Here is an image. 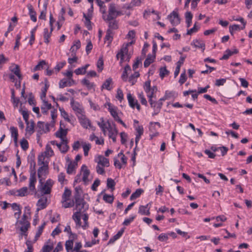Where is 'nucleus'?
Returning a JSON list of instances; mask_svg holds the SVG:
<instances>
[{
  "instance_id": "49530a36",
  "label": "nucleus",
  "mask_w": 252,
  "mask_h": 252,
  "mask_svg": "<svg viewBox=\"0 0 252 252\" xmlns=\"http://www.w3.org/2000/svg\"><path fill=\"white\" fill-rule=\"evenodd\" d=\"M81 216H82V219L84 221V224H81L80 227H82L84 229H86L89 226L88 222L89 217L88 215L86 213L82 214Z\"/></svg>"
},
{
  "instance_id": "a18cd8bd",
  "label": "nucleus",
  "mask_w": 252,
  "mask_h": 252,
  "mask_svg": "<svg viewBox=\"0 0 252 252\" xmlns=\"http://www.w3.org/2000/svg\"><path fill=\"white\" fill-rule=\"evenodd\" d=\"M52 32V31H51V29H50V32H49L48 29L47 28H45L44 29V42H46V43H48L49 42V39L50 37Z\"/></svg>"
},
{
  "instance_id": "603ef678",
  "label": "nucleus",
  "mask_w": 252,
  "mask_h": 252,
  "mask_svg": "<svg viewBox=\"0 0 252 252\" xmlns=\"http://www.w3.org/2000/svg\"><path fill=\"white\" fill-rule=\"evenodd\" d=\"M76 168V165L71 162H70L67 166L66 172L68 174H71L74 173Z\"/></svg>"
},
{
  "instance_id": "37998d69",
  "label": "nucleus",
  "mask_w": 252,
  "mask_h": 252,
  "mask_svg": "<svg viewBox=\"0 0 252 252\" xmlns=\"http://www.w3.org/2000/svg\"><path fill=\"white\" fill-rule=\"evenodd\" d=\"M143 192V190L141 189H138L133 192L130 196V199L131 200H134L139 197L140 195Z\"/></svg>"
},
{
  "instance_id": "a19ab883",
  "label": "nucleus",
  "mask_w": 252,
  "mask_h": 252,
  "mask_svg": "<svg viewBox=\"0 0 252 252\" xmlns=\"http://www.w3.org/2000/svg\"><path fill=\"white\" fill-rule=\"evenodd\" d=\"M82 84L85 86L88 90H92L94 89V83L91 82L88 79L84 78L81 81Z\"/></svg>"
},
{
  "instance_id": "79ce46f5",
  "label": "nucleus",
  "mask_w": 252,
  "mask_h": 252,
  "mask_svg": "<svg viewBox=\"0 0 252 252\" xmlns=\"http://www.w3.org/2000/svg\"><path fill=\"white\" fill-rule=\"evenodd\" d=\"M191 44L196 48H201L203 51L205 50V44L202 41L198 40H193Z\"/></svg>"
},
{
  "instance_id": "052dcab7",
  "label": "nucleus",
  "mask_w": 252,
  "mask_h": 252,
  "mask_svg": "<svg viewBox=\"0 0 252 252\" xmlns=\"http://www.w3.org/2000/svg\"><path fill=\"white\" fill-rule=\"evenodd\" d=\"M233 55V52L229 49L226 50L220 60H227Z\"/></svg>"
},
{
  "instance_id": "0e129e2a",
  "label": "nucleus",
  "mask_w": 252,
  "mask_h": 252,
  "mask_svg": "<svg viewBox=\"0 0 252 252\" xmlns=\"http://www.w3.org/2000/svg\"><path fill=\"white\" fill-rule=\"evenodd\" d=\"M169 71L166 69L165 67H161L160 68L159 76L161 78H164V77L167 75Z\"/></svg>"
},
{
  "instance_id": "e2e57ef3",
  "label": "nucleus",
  "mask_w": 252,
  "mask_h": 252,
  "mask_svg": "<svg viewBox=\"0 0 252 252\" xmlns=\"http://www.w3.org/2000/svg\"><path fill=\"white\" fill-rule=\"evenodd\" d=\"M177 94L174 91H166L165 93V95L166 96L167 99L175 97Z\"/></svg>"
},
{
  "instance_id": "a211bd4d",
  "label": "nucleus",
  "mask_w": 252,
  "mask_h": 252,
  "mask_svg": "<svg viewBox=\"0 0 252 252\" xmlns=\"http://www.w3.org/2000/svg\"><path fill=\"white\" fill-rule=\"evenodd\" d=\"M75 84L76 82L73 78H70V79H68L67 80L66 79H63L60 80L59 84V87L60 88H63L67 86L70 87Z\"/></svg>"
},
{
  "instance_id": "6ab92c4d",
  "label": "nucleus",
  "mask_w": 252,
  "mask_h": 252,
  "mask_svg": "<svg viewBox=\"0 0 252 252\" xmlns=\"http://www.w3.org/2000/svg\"><path fill=\"white\" fill-rule=\"evenodd\" d=\"M67 130L66 129H63L62 127L56 132L55 135L57 137L61 139V141L67 140L66 135Z\"/></svg>"
},
{
  "instance_id": "72a5a7b5",
  "label": "nucleus",
  "mask_w": 252,
  "mask_h": 252,
  "mask_svg": "<svg viewBox=\"0 0 252 252\" xmlns=\"http://www.w3.org/2000/svg\"><path fill=\"white\" fill-rule=\"evenodd\" d=\"M101 122H98L97 125L100 127L102 131L103 132L104 135H106V129L108 127V124L105 123L103 118H100Z\"/></svg>"
},
{
  "instance_id": "774afa93",
  "label": "nucleus",
  "mask_w": 252,
  "mask_h": 252,
  "mask_svg": "<svg viewBox=\"0 0 252 252\" xmlns=\"http://www.w3.org/2000/svg\"><path fill=\"white\" fill-rule=\"evenodd\" d=\"M53 248V245H44L42 249V252H50Z\"/></svg>"
},
{
  "instance_id": "e433bc0d",
  "label": "nucleus",
  "mask_w": 252,
  "mask_h": 252,
  "mask_svg": "<svg viewBox=\"0 0 252 252\" xmlns=\"http://www.w3.org/2000/svg\"><path fill=\"white\" fill-rule=\"evenodd\" d=\"M71 194V190L68 189L67 188H65L64 192L62 195V200H64V202L65 201H69Z\"/></svg>"
},
{
  "instance_id": "13d9d810",
  "label": "nucleus",
  "mask_w": 252,
  "mask_h": 252,
  "mask_svg": "<svg viewBox=\"0 0 252 252\" xmlns=\"http://www.w3.org/2000/svg\"><path fill=\"white\" fill-rule=\"evenodd\" d=\"M26 244L27 246V249L24 252H33V249L32 242L30 240H28L26 241Z\"/></svg>"
},
{
  "instance_id": "de8ad7c7",
  "label": "nucleus",
  "mask_w": 252,
  "mask_h": 252,
  "mask_svg": "<svg viewBox=\"0 0 252 252\" xmlns=\"http://www.w3.org/2000/svg\"><path fill=\"white\" fill-rule=\"evenodd\" d=\"M138 97L142 105H145V106H147L148 102H147L146 99L145 98V97L144 96V94L143 92L139 93L138 94Z\"/></svg>"
},
{
  "instance_id": "7c9ffc66",
  "label": "nucleus",
  "mask_w": 252,
  "mask_h": 252,
  "mask_svg": "<svg viewBox=\"0 0 252 252\" xmlns=\"http://www.w3.org/2000/svg\"><path fill=\"white\" fill-rule=\"evenodd\" d=\"M28 7L29 9V14L30 15L31 20L34 22H35L37 20L36 12L34 10L32 5H29Z\"/></svg>"
},
{
  "instance_id": "4468645a",
  "label": "nucleus",
  "mask_w": 252,
  "mask_h": 252,
  "mask_svg": "<svg viewBox=\"0 0 252 252\" xmlns=\"http://www.w3.org/2000/svg\"><path fill=\"white\" fill-rule=\"evenodd\" d=\"M144 90L147 94V97H154L155 99H156L155 95V92L151 91V81L150 80L147 81L145 82L144 85Z\"/></svg>"
},
{
  "instance_id": "2eb2a0df",
  "label": "nucleus",
  "mask_w": 252,
  "mask_h": 252,
  "mask_svg": "<svg viewBox=\"0 0 252 252\" xmlns=\"http://www.w3.org/2000/svg\"><path fill=\"white\" fill-rule=\"evenodd\" d=\"M36 183V178L35 175V172H32L30 174V177L29 178V189L32 191L35 192V184Z\"/></svg>"
},
{
  "instance_id": "c03bdc74",
  "label": "nucleus",
  "mask_w": 252,
  "mask_h": 252,
  "mask_svg": "<svg viewBox=\"0 0 252 252\" xmlns=\"http://www.w3.org/2000/svg\"><path fill=\"white\" fill-rule=\"evenodd\" d=\"M69 148V146L68 145V140H63L62 141V145L60 151L63 153H65L67 152Z\"/></svg>"
},
{
  "instance_id": "423d86ee",
  "label": "nucleus",
  "mask_w": 252,
  "mask_h": 252,
  "mask_svg": "<svg viewBox=\"0 0 252 252\" xmlns=\"http://www.w3.org/2000/svg\"><path fill=\"white\" fill-rule=\"evenodd\" d=\"M78 118L80 124L84 128H90L93 130L95 129V127L92 125L91 121L86 117L84 114L79 116Z\"/></svg>"
},
{
  "instance_id": "4c0bfd02",
  "label": "nucleus",
  "mask_w": 252,
  "mask_h": 252,
  "mask_svg": "<svg viewBox=\"0 0 252 252\" xmlns=\"http://www.w3.org/2000/svg\"><path fill=\"white\" fill-rule=\"evenodd\" d=\"M140 74L138 72L135 71L133 74H132L128 78V82L133 85L137 81V78L139 76Z\"/></svg>"
},
{
  "instance_id": "69168bd1",
  "label": "nucleus",
  "mask_w": 252,
  "mask_h": 252,
  "mask_svg": "<svg viewBox=\"0 0 252 252\" xmlns=\"http://www.w3.org/2000/svg\"><path fill=\"white\" fill-rule=\"evenodd\" d=\"M100 184V180L98 179H96L91 187V189L94 191H96L97 188L99 186Z\"/></svg>"
},
{
  "instance_id": "ddd939ff",
  "label": "nucleus",
  "mask_w": 252,
  "mask_h": 252,
  "mask_svg": "<svg viewBox=\"0 0 252 252\" xmlns=\"http://www.w3.org/2000/svg\"><path fill=\"white\" fill-rule=\"evenodd\" d=\"M127 98L128 102V104L130 107L134 109L135 107L139 111L140 110V105L138 103L137 100L130 93L127 94Z\"/></svg>"
},
{
  "instance_id": "7ed1b4c3",
  "label": "nucleus",
  "mask_w": 252,
  "mask_h": 252,
  "mask_svg": "<svg viewBox=\"0 0 252 252\" xmlns=\"http://www.w3.org/2000/svg\"><path fill=\"white\" fill-rule=\"evenodd\" d=\"M28 215H30V208L29 206H26L25 207V213L23 214L21 220L19 221V223L22 225L20 229L23 235H25L30 226V223L28 220Z\"/></svg>"
},
{
  "instance_id": "8fccbe9b",
  "label": "nucleus",
  "mask_w": 252,
  "mask_h": 252,
  "mask_svg": "<svg viewBox=\"0 0 252 252\" xmlns=\"http://www.w3.org/2000/svg\"><path fill=\"white\" fill-rule=\"evenodd\" d=\"M44 153L46 156L48 157H52L54 155V151L49 144H47L46 146V149Z\"/></svg>"
},
{
  "instance_id": "bb28decb",
  "label": "nucleus",
  "mask_w": 252,
  "mask_h": 252,
  "mask_svg": "<svg viewBox=\"0 0 252 252\" xmlns=\"http://www.w3.org/2000/svg\"><path fill=\"white\" fill-rule=\"evenodd\" d=\"M9 69L18 77L19 80H22V75L20 73V70L18 65L13 64L10 67Z\"/></svg>"
},
{
  "instance_id": "f8f14e48",
  "label": "nucleus",
  "mask_w": 252,
  "mask_h": 252,
  "mask_svg": "<svg viewBox=\"0 0 252 252\" xmlns=\"http://www.w3.org/2000/svg\"><path fill=\"white\" fill-rule=\"evenodd\" d=\"M167 19L169 20L173 26H176L180 24V19L177 11H172L168 16Z\"/></svg>"
},
{
  "instance_id": "680f3d73",
  "label": "nucleus",
  "mask_w": 252,
  "mask_h": 252,
  "mask_svg": "<svg viewBox=\"0 0 252 252\" xmlns=\"http://www.w3.org/2000/svg\"><path fill=\"white\" fill-rule=\"evenodd\" d=\"M73 242L72 240H68L65 243V249L67 252H69L73 248Z\"/></svg>"
},
{
  "instance_id": "4d7b16f0",
  "label": "nucleus",
  "mask_w": 252,
  "mask_h": 252,
  "mask_svg": "<svg viewBox=\"0 0 252 252\" xmlns=\"http://www.w3.org/2000/svg\"><path fill=\"white\" fill-rule=\"evenodd\" d=\"M44 226H45V223H44L41 226H39L38 231L36 232V235L35 236L34 241H36L37 240V239L40 237L41 234H42Z\"/></svg>"
},
{
  "instance_id": "2f4dec72",
  "label": "nucleus",
  "mask_w": 252,
  "mask_h": 252,
  "mask_svg": "<svg viewBox=\"0 0 252 252\" xmlns=\"http://www.w3.org/2000/svg\"><path fill=\"white\" fill-rule=\"evenodd\" d=\"M81 47V42L80 40H78L75 41L73 45L70 48V51L72 53V55H75L77 50Z\"/></svg>"
},
{
  "instance_id": "b1692460",
  "label": "nucleus",
  "mask_w": 252,
  "mask_h": 252,
  "mask_svg": "<svg viewBox=\"0 0 252 252\" xmlns=\"http://www.w3.org/2000/svg\"><path fill=\"white\" fill-rule=\"evenodd\" d=\"M107 124L108 127L106 130L108 131V136L111 137V136L117 135L118 131L115 126V125L114 124L113 126H112L108 121L107 122Z\"/></svg>"
},
{
  "instance_id": "f03ea898",
  "label": "nucleus",
  "mask_w": 252,
  "mask_h": 252,
  "mask_svg": "<svg viewBox=\"0 0 252 252\" xmlns=\"http://www.w3.org/2000/svg\"><path fill=\"white\" fill-rule=\"evenodd\" d=\"M133 43V41L123 44L121 49L116 55L117 60L120 59V63L125 61L129 62L131 54L128 52V47Z\"/></svg>"
},
{
  "instance_id": "0eeeda50",
  "label": "nucleus",
  "mask_w": 252,
  "mask_h": 252,
  "mask_svg": "<svg viewBox=\"0 0 252 252\" xmlns=\"http://www.w3.org/2000/svg\"><path fill=\"white\" fill-rule=\"evenodd\" d=\"M35 130L37 133V136L39 137L40 135L49 131V125L48 124H45L43 122L39 121L35 126Z\"/></svg>"
},
{
  "instance_id": "58836bf2",
  "label": "nucleus",
  "mask_w": 252,
  "mask_h": 252,
  "mask_svg": "<svg viewBox=\"0 0 252 252\" xmlns=\"http://www.w3.org/2000/svg\"><path fill=\"white\" fill-rule=\"evenodd\" d=\"M81 144L83 147L84 154L85 157L88 156L89 151L91 148V145L89 143L82 142Z\"/></svg>"
},
{
  "instance_id": "09e8293b",
  "label": "nucleus",
  "mask_w": 252,
  "mask_h": 252,
  "mask_svg": "<svg viewBox=\"0 0 252 252\" xmlns=\"http://www.w3.org/2000/svg\"><path fill=\"white\" fill-rule=\"evenodd\" d=\"M62 203L63 207L64 208L71 207L74 205V202L73 200L65 201L64 202V200H62Z\"/></svg>"
},
{
  "instance_id": "ea45409f",
  "label": "nucleus",
  "mask_w": 252,
  "mask_h": 252,
  "mask_svg": "<svg viewBox=\"0 0 252 252\" xmlns=\"http://www.w3.org/2000/svg\"><path fill=\"white\" fill-rule=\"evenodd\" d=\"M113 32L110 30H107L106 33L104 38L105 42L108 41V45L110 44L113 40Z\"/></svg>"
},
{
  "instance_id": "f3484780",
  "label": "nucleus",
  "mask_w": 252,
  "mask_h": 252,
  "mask_svg": "<svg viewBox=\"0 0 252 252\" xmlns=\"http://www.w3.org/2000/svg\"><path fill=\"white\" fill-rule=\"evenodd\" d=\"M107 23H108V29L110 31L117 30L119 28V22L116 18H113L109 20L103 19Z\"/></svg>"
},
{
  "instance_id": "4be33fe9",
  "label": "nucleus",
  "mask_w": 252,
  "mask_h": 252,
  "mask_svg": "<svg viewBox=\"0 0 252 252\" xmlns=\"http://www.w3.org/2000/svg\"><path fill=\"white\" fill-rule=\"evenodd\" d=\"M41 99L42 101V105L41 107L42 113L43 114H46L48 111L51 108L52 105L48 103V102L46 100V98Z\"/></svg>"
},
{
  "instance_id": "c756f323",
  "label": "nucleus",
  "mask_w": 252,
  "mask_h": 252,
  "mask_svg": "<svg viewBox=\"0 0 252 252\" xmlns=\"http://www.w3.org/2000/svg\"><path fill=\"white\" fill-rule=\"evenodd\" d=\"M135 130H136V133H137V134L136 135V137H135V143H136V145H137L138 141H139V140L140 139L141 136L143 133L144 130H143V127L142 126H137L136 127Z\"/></svg>"
},
{
  "instance_id": "412c9836",
  "label": "nucleus",
  "mask_w": 252,
  "mask_h": 252,
  "mask_svg": "<svg viewBox=\"0 0 252 252\" xmlns=\"http://www.w3.org/2000/svg\"><path fill=\"white\" fill-rule=\"evenodd\" d=\"M113 82L112 79L109 78L107 79L103 83L101 87V90L103 89L107 90L108 91H111L113 88Z\"/></svg>"
},
{
  "instance_id": "6e6d98bb",
  "label": "nucleus",
  "mask_w": 252,
  "mask_h": 252,
  "mask_svg": "<svg viewBox=\"0 0 252 252\" xmlns=\"http://www.w3.org/2000/svg\"><path fill=\"white\" fill-rule=\"evenodd\" d=\"M20 145H21L22 149L24 151H26L29 148L28 142L25 138H23L21 140V141L20 142Z\"/></svg>"
},
{
  "instance_id": "bf43d9fd",
  "label": "nucleus",
  "mask_w": 252,
  "mask_h": 252,
  "mask_svg": "<svg viewBox=\"0 0 252 252\" xmlns=\"http://www.w3.org/2000/svg\"><path fill=\"white\" fill-rule=\"evenodd\" d=\"M242 30L241 28L238 25H233L229 27V32L231 34H233V32Z\"/></svg>"
},
{
  "instance_id": "864d4df0",
  "label": "nucleus",
  "mask_w": 252,
  "mask_h": 252,
  "mask_svg": "<svg viewBox=\"0 0 252 252\" xmlns=\"http://www.w3.org/2000/svg\"><path fill=\"white\" fill-rule=\"evenodd\" d=\"M103 199L107 203H112L114 200L113 195L104 194L103 196Z\"/></svg>"
},
{
  "instance_id": "5701e85b",
  "label": "nucleus",
  "mask_w": 252,
  "mask_h": 252,
  "mask_svg": "<svg viewBox=\"0 0 252 252\" xmlns=\"http://www.w3.org/2000/svg\"><path fill=\"white\" fill-rule=\"evenodd\" d=\"M47 198L46 197L43 196L37 201L36 205L38 206L37 211L39 210L43 209L47 206Z\"/></svg>"
},
{
  "instance_id": "9d476101",
  "label": "nucleus",
  "mask_w": 252,
  "mask_h": 252,
  "mask_svg": "<svg viewBox=\"0 0 252 252\" xmlns=\"http://www.w3.org/2000/svg\"><path fill=\"white\" fill-rule=\"evenodd\" d=\"M9 194L16 196L24 197L28 195V189L27 187H23L19 189H12L9 190Z\"/></svg>"
},
{
  "instance_id": "473e14b6",
  "label": "nucleus",
  "mask_w": 252,
  "mask_h": 252,
  "mask_svg": "<svg viewBox=\"0 0 252 252\" xmlns=\"http://www.w3.org/2000/svg\"><path fill=\"white\" fill-rule=\"evenodd\" d=\"M156 58L155 55H148L147 58L144 62V66L145 67H148L151 63L154 62Z\"/></svg>"
},
{
  "instance_id": "aec40b11",
  "label": "nucleus",
  "mask_w": 252,
  "mask_h": 252,
  "mask_svg": "<svg viewBox=\"0 0 252 252\" xmlns=\"http://www.w3.org/2000/svg\"><path fill=\"white\" fill-rule=\"evenodd\" d=\"M81 171L83 174L82 180L85 184H87L88 181V177L90 174V170L85 165H83L81 167Z\"/></svg>"
},
{
  "instance_id": "9b49d317",
  "label": "nucleus",
  "mask_w": 252,
  "mask_h": 252,
  "mask_svg": "<svg viewBox=\"0 0 252 252\" xmlns=\"http://www.w3.org/2000/svg\"><path fill=\"white\" fill-rule=\"evenodd\" d=\"M117 9L115 4L110 3L109 6L108 14L107 15H103V19L109 20L113 18H116Z\"/></svg>"
},
{
  "instance_id": "338daca9",
  "label": "nucleus",
  "mask_w": 252,
  "mask_h": 252,
  "mask_svg": "<svg viewBox=\"0 0 252 252\" xmlns=\"http://www.w3.org/2000/svg\"><path fill=\"white\" fill-rule=\"evenodd\" d=\"M46 64V62L45 61L42 60L40 61L38 64H37L34 68V70L36 71L38 70H40L43 68V66Z\"/></svg>"
},
{
  "instance_id": "f257e3e1",
  "label": "nucleus",
  "mask_w": 252,
  "mask_h": 252,
  "mask_svg": "<svg viewBox=\"0 0 252 252\" xmlns=\"http://www.w3.org/2000/svg\"><path fill=\"white\" fill-rule=\"evenodd\" d=\"M75 201V209L77 210L72 216V219L76 223V226L80 227L81 226V217L84 214L86 210L88 209V205L83 199Z\"/></svg>"
},
{
  "instance_id": "c85d7f7f",
  "label": "nucleus",
  "mask_w": 252,
  "mask_h": 252,
  "mask_svg": "<svg viewBox=\"0 0 252 252\" xmlns=\"http://www.w3.org/2000/svg\"><path fill=\"white\" fill-rule=\"evenodd\" d=\"M148 204L144 206L141 205L139 207L138 213L142 215L149 216L150 214V208H148Z\"/></svg>"
},
{
  "instance_id": "c9c22d12",
  "label": "nucleus",
  "mask_w": 252,
  "mask_h": 252,
  "mask_svg": "<svg viewBox=\"0 0 252 252\" xmlns=\"http://www.w3.org/2000/svg\"><path fill=\"white\" fill-rule=\"evenodd\" d=\"M10 130L11 131V136L13 137L14 143L15 144H17L18 136L17 129L14 126H12L10 127Z\"/></svg>"
},
{
  "instance_id": "6e6552de",
  "label": "nucleus",
  "mask_w": 252,
  "mask_h": 252,
  "mask_svg": "<svg viewBox=\"0 0 252 252\" xmlns=\"http://www.w3.org/2000/svg\"><path fill=\"white\" fill-rule=\"evenodd\" d=\"M70 104L77 117L84 114L85 112L83 107L79 102L74 101L73 99H72Z\"/></svg>"
},
{
  "instance_id": "f704fd0d",
  "label": "nucleus",
  "mask_w": 252,
  "mask_h": 252,
  "mask_svg": "<svg viewBox=\"0 0 252 252\" xmlns=\"http://www.w3.org/2000/svg\"><path fill=\"white\" fill-rule=\"evenodd\" d=\"M82 193L83 191L82 188L80 186L75 187L74 193L75 200L83 199V198H81V197Z\"/></svg>"
},
{
  "instance_id": "1a4fd4ad",
  "label": "nucleus",
  "mask_w": 252,
  "mask_h": 252,
  "mask_svg": "<svg viewBox=\"0 0 252 252\" xmlns=\"http://www.w3.org/2000/svg\"><path fill=\"white\" fill-rule=\"evenodd\" d=\"M54 181L51 179H48L44 185L41 187L40 190L42 194H47L50 193Z\"/></svg>"
},
{
  "instance_id": "393cba45",
  "label": "nucleus",
  "mask_w": 252,
  "mask_h": 252,
  "mask_svg": "<svg viewBox=\"0 0 252 252\" xmlns=\"http://www.w3.org/2000/svg\"><path fill=\"white\" fill-rule=\"evenodd\" d=\"M158 126V128L160 127V124L158 122H151L149 129L151 132L153 133L152 136H156L158 134V133L157 131L156 126Z\"/></svg>"
},
{
  "instance_id": "5fc2aeb1",
  "label": "nucleus",
  "mask_w": 252,
  "mask_h": 252,
  "mask_svg": "<svg viewBox=\"0 0 252 252\" xmlns=\"http://www.w3.org/2000/svg\"><path fill=\"white\" fill-rule=\"evenodd\" d=\"M116 183L114 180L111 178H108L107 180V187L108 188L111 189L112 190L114 189V187Z\"/></svg>"
},
{
  "instance_id": "cd10ccee",
  "label": "nucleus",
  "mask_w": 252,
  "mask_h": 252,
  "mask_svg": "<svg viewBox=\"0 0 252 252\" xmlns=\"http://www.w3.org/2000/svg\"><path fill=\"white\" fill-rule=\"evenodd\" d=\"M162 105V103L159 102L158 101H156L154 102L153 105L151 107L154 111V113L153 114V115H157L160 112Z\"/></svg>"
},
{
  "instance_id": "20e7f679",
  "label": "nucleus",
  "mask_w": 252,
  "mask_h": 252,
  "mask_svg": "<svg viewBox=\"0 0 252 252\" xmlns=\"http://www.w3.org/2000/svg\"><path fill=\"white\" fill-rule=\"evenodd\" d=\"M38 164L41 165V167L37 170L38 177L39 179L40 183L42 184V180L43 177L46 176L48 173V166L44 161V158L42 156L38 157Z\"/></svg>"
},
{
  "instance_id": "3c124183",
  "label": "nucleus",
  "mask_w": 252,
  "mask_h": 252,
  "mask_svg": "<svg viewBox=\"0 0 252 252\" xmlns=\"http://www.w3.org/2000/svg\"><path fill=\"white\" fill-rule=\"evenodd\" d=\"M49 86L47 84V83L45 84L44 87L42 88L41 89V93L40 94V98L41 99H44V98H46V93L47 91V90L48 89Z\"/></svg>"
},
{
  "instance_id": "dca6fc26",
  "label": "nucleus",
  "mask_w": 252,
  "mask_h": 252,
  "mask_svg": "<svg viewBox=\"0 0 252 252\" xmlns=\"http://www.w3.org/2000/svg\"><path fill=\"white\" fill-rule=\"evenodd\" d=\"M94 161L102 166L108 167L109 166V159L101 155H98L96 157Z\"/></svg>"
},
{
  "instance_id": "39448f33",
  "label": "nucleus",
  "mask_w": 252,
  "mask_h": 252,
  "mask_svg": "<svg viewBox=\"0 0 252 252\" xmlns=\"http://www.w3.org/2000/svg\"><path fill=\"white\" fill-rule=\"evenodd\" d=\"M108 110L114 119L123 125L124 127H126V125L125 123L120 118L119 116V113L118 112V108L117 107L112 105L110 103H108Z\"/></svg>"
},
{
  "instance_id": "a878e982",
  "label": "nucleus",
  "mask_w": 252,
  "mask_h": 252,
  "mask_svg": "<svg viewBox=\"0 0 252 252\" xmlns=\"http://www.w3.org/2000/svg\"><path fill=\"white\" fill-rule=\"evenodd\" d=\"M26 132L32 135L34 131V123L33 121L31 120L28 122H26Z\"/></svg>"
}]
</instances>
